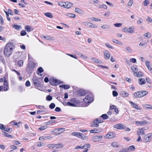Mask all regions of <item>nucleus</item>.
I'll list each match as a JSON object with an SVG mask.
<instances>
[{"label":"nucleus","mask_w":152,"mask_h":152,"mask_svg":"<svg viewBox=\"0 0 152 152\" xmlns=\"http://www.w3.org/2000/svg\"><path fill=\"white\" fill-rule=\"evenodd\" d=\"M14 48V46L12 43L9 42L7 44L4 49V55L6 56H9L13 52Z\"/></svg>","instance_id":"obj_1"},{"label":"nucleus","mask_w":152,"mask_h":152,"mask_svg":"<svg viewBox=\"0 0 152 152\" xmlns=\"http://www.w3.org/2000/svg\"><path fill=\"white\" fill-rule=\"evenodd\" d=\"M148 93V92L147 91H137L134 93L133 95V97L134 98H141L143 97Z\"/></svg>","instance_id":"obj_2"},{"label":"nucleus","mask_w":152,"mask_h":152,"mask_svg":"<svg viewBox=\"0 0 152 152\" xmlns=\"http://www.w3.org/2000/svg\"><path fill=\"white\" fill-rule=\"evenodd\" d=\"M35 63L32 61L29 62L27 67L26 71L28 73L30 74L32 73L33 69L35 67Z\"/></svg>","instance_id":"obj_3"},{"label":"nucleus","mask_w":152,"mask_h":152,"mask_svg":"<svg viewBox=\"0 0 152 152\" xmlns=\"http://www.w3.org/2000/svg\"><path fill=\"white\" fill-rule=\"evenodd\" d=\"M71 134L72 136H76L78 138L83 140H86V136L81 133L74 132L71 133Z\"/></svg>","instance_id":"obj_4"},{"label":"nucleus","mask_w":152,"mask_h":152,"mask_svg":"<svg viewBox=\"0 0 152 152\" xmlns=\"http://www.w3.org/2000/svg\"><path fill=\"white\" fill-rule=\"evenodd\" d=\"M39 78L34 77L32 79L34 85L37 87H40L42 85V83L39 81Z\"/></svg>","instance_id":"obj_5"},{"label":"nucleus","mask_w":152,"mask_h":152,"mask_svg":"<svg viewBox=\"0 0 152 152\" xmlns=\"http://www.w3.org/2000/svg\"><path fill=\"white\" fill-rule=\"evenodd\" d=\"M59 81L57 79H55L53 78H51L50 79V83L53 86H56L60 83Z\"/></svg>","instance_id":"obj_6"},{"label":"nucleus","mask_w":152,"mask_h":152,"mask_svg":"<svg viewBox=\"0 0 152 152\" xmlns=\"http://www.w3.org/2000/svg\"><path fill=\"white\" fill-rule=\"evenodd\" d=\"M82 23L84 25L87 27L93 28L97 27V26H96L95 24L88 22H84Z\"/></svg>","instance_id":"obj_7"},{"label":"nucleus","mask_w":152,"mask_h":152,"mask_svg":"<svg viewBox=\"0 0 152 152\" xmlns=\"http://www.w3.org/2000/svg\"><path fill=\"white\" fill-rule=\"evenodd\" d=\"M83 101L86 103H90L93 101V98L89 95H87L83 99Z\"/></svg>","instance_id":"obj_8"},{"label":"nucleus","mask_w":152,"mask_h":152,"mask_svg":"<svg viewBox=\"0 0 152 152\" xmlns=\"http://www.w3.org/2000/svg\"><path fill=\"white\" fill-rule=\"evenodd\" d=\"M90 147V144L89 143H87L82 146H77L75 147V149H83L85 148L86 149V148H89Z\"/></svg>","instance_id":"obj_9"},{"label":"nucleus","mask_w":152,"mask_h":152,"mask_svg":"<svg viewBox=\"0 0 152 152\" xmlns=\"http://www.w3.org/2000/svg\"><path fill=\"white\" fill-rule=\"evenodd\" d=\"M102 137L100 136H95L92 137V139L93 141L94 142L100 141L102 139Z\"/></svg>","instance_id":"obj_10"},{"label":"nucleus","mask_w":152,"mask_h":152,"mask_svg":"<svg viewBox=\"0 0 152 152\" xmlns=\"http://www.w3.org/2000/svg\"><path fill=\"white\" fill-rule=\"evenodd\" d=\"M114 127L117 129H125V126L121 124H119L115 125Z\"/></svg>","instance_id":"obj_11"},{"label":"nucleus","mask_w":152,"mask_h":152,"mask_svg":"<svg viewBox=\"0 0 152 152\" xmlns=\"http://www.w3.org/2000/svg\"><path fill=\"white\" fill-rule=\"evenodd\" d=\"M152 135L151 134H149L144 136V139L146 142H149L151 140Z\"/></svg>","instance_id":"obj_12"},{"label":"nucleus","mask_w":152,"mask_h":152,"mask_svg":"<svg viewBox=\"0 0 152 152\" xmlns=\"http://www.w3.org/2000/svg\"><path fill=\"white\" fill-rule=\"evenodd\" d=\"M102 131V129L101 128H94L93 129L91 130L90 132L91 133H99Z\"/></svg>","instance_id":"obj_13"},{"label":"nucleus","mask_w":152,"mask_h":152,"mask_svg":"<svg viewBox=\"0 0 152 152\" xmlns=\"http://www.w3.org/2000/svg\"><path fill=\"white\" fill-rule=\"evenodd\" d=\"M97 119H95L91 124L90 126L92 127H97L99 126V123L97 122Z\"/></svg>","instance_id":"obj_14"},{"label":"nucleus","mask_w":152,"mask_h":152,"mask_svg":"<svg viewBox=\"0 0 152 152\" xmlns=\"http://www.w3.org/2000/svg\"><path fill=\"white\" fill-rule=\"evenodd\" d=\"M123 31L125 32H128L130 33H132L134 32L131 27L127 28H125L123 29Z\"/></svg>","instance_id":"obj_15"},{"label":"nucleus","mask_w":152,"mask_h":152,"mask_svg":"<svg viewBox=\"0 0 152 152\" xmlns=\"http://www.w3.org/2000/svg\"><path fill=\"white\" fill-rule=\"evenodd\" d=\"M104 58L106 59H108L110 57V54L109 52L107 50H105L104 52Z\"/></svg>","instance_id":"obj_16"},{"label":"nucleus","mask_w":152,"mask_h":152,"mask_svg":"<svg viewBox=\"0 0 152 152\" xmlns=\"http://www.w3.org/2000/svg\"><path fill=\"white\" fill-rule=\"evenodd\" d=\"M106 137H108L109 138L111 139L114 137H115V135L114 132H110L107 134L106 135Z\"/></svg>","instance_id":"obj_17"},{"label":"nucleus","mask_w":152,"mask_h":152,"mask_svg":"<svg viewBox=\"0 0 152 152\" xmlns=\"http://www.w3.org/2000/svg\"><path fill=\"white\" fill-rule=\"evenodd\" d=\"M120 94L123 97H127L129 95V93L125 91H121L120 92Z\"/></svg>","instance_id":"obj_18"},{"label":"nucleus","mask_w":152,"mask_h":152,"mask_svg":"<svg viewBox=\"0 0 152 152\" xmlns=\"http://www.w3.org/2000/svg\"><path fill=\"white\" fill-rule=\"evenodd\" d=\"M85 91L82 89H80L78 90V94L80 96H83L85 94Z\"/></svg>","instance_id":"obj_19"},{"label":"nucleus","mask_w":152,"mask_h":152,"mask_svg":"<svg viewBox=\"0 0 152 152\" xmlns=\"http://www.w3.org/2000/svg\"><path fill=\"white\" fill-rule=\"evenodd\" d=\"M73 5L72 3L69 2H66V5H65L64 8L68 9L71 7Z\"/></svg>","instance_id":"obj_20"},{"label":"nucleus","mask_w":152,"mask_h":152,"mask_svg":"<svg viewBox=\"0 0 152 152\" xmlns=\"http://www.w3.org/2000/svg\"><path fill=\"white\" fill-rule=\"evenodd\" d=\"M4 90L7 91L8 89V86L7 82H4Z\"/></svg>","instance_id":"obj_21"},{"label":"nucleus","mask_w":152,"mask_h":152,"mask_svg":"<svg viewBox=\"0 0 152 152\" xmlns=\"http://www.w3.org/2000/svg\"><path fill=\"white\" fill-rule=\"evenodd\" d=\"M75 11L81 14H83V12L82 10L78 8H75Z\"/></svg>","instance_id":"obj_22"},{"label":"nucleus","mask_w":152,"mask_h":152,"mask_svg":"<svg viewBox=\"0 0 152 152\" xmlns=\"http://www.w3.org/2000/svg\"><path fill=\"white\" fill-rule=\"evenodd\" d=\"M31 26H26L25 28L27 32H30L33 30V28H31Z\"/></svg>","instance_id":"obj_23"},{"label":"nucleus","mask_w":152,"mask_h":152,"mask_svg":"<svg viewBox=\"0 0 152 152\" xmlns=\"http://www.w3.org/2000/svg\"><path fill=\"white\" fill-rule=\"evenodd\" d=\"M63 145L62 143H60L58 144H54V146L56 149L61 148L63 147Z\"/></svg>","instance_id":"obj_24"},{"label":"nucleus","mask_w":152,"mask_h":152,"mask_svg":"<svg viewBox=\"0 0 152 152\" xmlns=\"http://www.w3.org/2000/svg\"><path fill=\"white\" fill-rule=\"evenodd\" d=\"M134 75L138 77H142L143 74L142 72H136V73L134 74Z\"/></svg>","instance_id":"obj_25"},{"label":"nucleus","mask_w":152,"mask_h":152,"mask_svg":"<svg viewBox=\"0 0 152 152\" xmlns=\"http://www.w3.org/2000/svg\"><path fill=\"white\" fill-rule=\"evenodd\" d=\"M138 82L140 85H142L145 84V81L144 79L140 78L139 79Z\"/></svg>","instance_id":"obj_26"},{"label":"nucleus","mask_w":152,"mask_h":152,"mask_svg":"<svg viewBox=\"0 0 152 152\" xmlns=\"http://www.w3.org/2000/svg\"><path fill=\"white\" fill-rule=\"evenodd\" d=\"M131 69L132 71L134 72V74L136 73V72H137L138 69L137 68L136 66H131Z\"/></svg>","instance_id":"obj_27"},{"label":"nucleus","mask_w":152,"mask_h":152,"mask_svg":"<svg viewBox=\"0 0 152 152\" xmlns=\"http://www.w3.org/2000/svg\"><path fill=\"white\" fill-rule=\"evenodd\" d=\"M145 127H143L142 128L140 129H139V132L142 135H144L145 134L144 131V130H145Z\"/></svg>","instance_id":"obj_28"},{"label":"nucleus","mask_w":152,"mask_h":152,"mask_svg":"<svg viewBox=\"0 0 152 152\" xmlns=\"http://www.w3.org/2000/svg\"><path fill=\"white\" fill-rule=\"evenodd\" d=\"M59 87L61 88H63L65 89H69L70 87L68 85H65L63 84L59 86Z\"/></svg>","instance_id":"obj_29"},{"label":"nucleus","mask_w":152,"mask_h":152,"mask_svg":"<svg viewBox=\"0 0 152 152\" xmlns=\"http://www.w3.org/2000/svg\"><path fill=\"white\" fill-rule=\"evenodd\" d=\"M135 148L134 145H131L127 149V151H134L135 150Z\"/></svg>","instance_id":"obj_30"},{"label":"nucleus","mask_w":152,"mask_h":152,"mask_svg":"<svg viewBox=\"0 0 152 152\" xmlns=\"http://www.w3.org/2000/svg\"><path fill=\"white\" fill-rule=\"evenodd\" d=\"M129 102L131 104H132L133 105L132 106L134 108H135L137 109H139V108H138L137 105L134 103L133 102L131 101H129Z\"/></svg>","instance_id":"obj_31"},{"label":"nucleus","mask_w":152,"mask_h":152,"mask_svg":"<svg viewBox=\"0 0 152 152\" xmlns=\"http://www.w3.org/2000/svg\"><path fill=\"white\" fill-rule=\"evenodd\" d=\"M112 40L114 43L116 44H118V45H122V43L121 42L119 41H118V40L113 39H112Z\"/></svg>","instance_id":"obj_32"},{"label":"nucleus","mask_w":152,"mask_h":152,"mask_svg":"<svg viewBox=\"0 0 152 152\" xmlns=\"http://www.w3.org/2000/svg\"><path fill=\"white\" fill-rule=\"evenodd\" d=\"M44 15L46 17L50 18H52L53 17L52 14L50 12L45 13L44 14Z\"/></svg>","instance_id":"obj_33"},{"label":"nucleus","mask_w":152,"mask_h":152,"mask_svg":"<svg viewBox=\"0 0 152 152\" xmlns=\"http://www.w3.org/2000/svg\"><path fill=\"white\" fill-rule=\"evenodd\" d=\"M55 131H57V132H59L58 134H59L60 133H62L63 132L65 131L64 128H59L58 129H56Z\"/></svg>","instance_id":"obj_34"},{"label":"nucleus","mask_w":152,"mask_h":152,"mask_svg":"<svg viewBox=\"0 0 152 152\" xmlns=\"http://www.w3.org/2000/svg\"><path fill=\"white\" fill-rule=\"evenodd\" d=\"M90 19L91 21H99L101 20L100 19L97 18H88Z\"/></svg>","instance_id":"obj_35"},{"label":"nucleus","mask_w":152,"mask_h":152,"mask_svg":"<svg viewBox=\"0 0 152 152\" xmlns=\"http://www.w3.org/2000/svg\"><path fill=\"white\" fill-rule=\"evenodd\" d=\"M51 137V136H49L46 137H39V140H41L42 139L47 140L48 139H50Z\"/></svg>","instance_id":"obj_36"},{"label":"nucleus","mask_w":152,"mask_h":152,"mask_svg":"<svg viewBox=\"0 0 152 152\" xmlns=\"http://www.w3.org/2000/svg\"><path fill=\"white\" fill-rule=\"evenodd\" d=\"M143 36H144L147 39L150 38L151 37L150 34L149 32H147L146 34H144Z\"/></svg>","instance_id":"obj_37"},{"label":"nucleus","mask_w":152,"mask_h":152,"mask_svg":"<svg viewBox=\"0 0 152 152\" xmlns=\"http://www.w3.org/2000/svg\"><path fill=\"white\" fill-rule=\"evenodd\" d=\"M58 4L60 6L64 8L65 5H66V2L63 1H60L58 3Z\"/></svg>","instance_id":"obj_38"},{"label":"nucleus","mask_w":152,"mask_h":152,"mask_svg":"<svg viewBox=\"0 0 152 152\" xmlns=\"http://www.w3.org/2000/svg\"><path fill=\"white\" fill-rule=\"evenodd\" d=\"M111 145L114 147H118V146L119 144L117 142H114L112 143L111 144Z\"/></svg>","instance_id":"obj_39"},{"label":"nucleus","mask_w":152,"mask_h":152,"mask_svg":"<svg viewBox=\"0 0 152 152\" xmlns=\"http://www.w3.org/2000/svg\"><path fill=\"white\" fill-rule=\"evenodd\" d=\"M101 117L104 120L107 119L108 118V116L106 114H102Z\"/></svg>","instance_id":"obj_40"},{"label":"nucleus","mask_w":152,"mask_h":152,"mask_svg":"<svg viewBox=\"0 0 152 152\" xmlns=\"http://www.w3.org/2000/svg\"><path fill=\"white\" fill-rule=\"evenodd\" d=\"M67 16L69 17H71L72 18H75L76 17V15L75 14L72 13H68L67 15Z\"/></svg>","instance_id":"obj_41"},{"label":"nucleus","mask_w":152,"mask_h":152,"mask_svg":"<svg viewBox=\"0 0 152 152\" xmlns=\"http://www.w3.org/2000/svg\"><path fill=\"white\" fill-rule=\"evenodd\" d=\"M3 135L5 137H10V138H12V135L8 134L7 133H6L5 132H4V133L3 134Z\"/></svg>","instance_id":"obj_42"},{"label":"nucleus","mask_w":152,"mask_h":152,"mask_svg":"<svg viewBox=\"0 0 152 152\" xmlns=\"http://www.w3.org/2000/svg\"><path fill=\"white\" fill-rule=\"evenodd\" d=\"M23 60H20L18 62V65L19 66L21 67L23 64Z\"/></svg>","instance_id":"obj_43"},{"label":"nucleus","mask_w":152,"mask_h":152,"mask_svg":"<svg viewBox=\"0 0 152 152\" xmlns=\"http://www.w3.org/2000/svg\"><path fill=\"white\" fill-rule=\"evenodd\" d=\"M105 45L107 47L110 48L111 49H113L114 47L111 45H110L109 43H106L105 44Z\"/></svg>","instance_id":"obj_44"},{"label":"nucleus","mask_w":152,"mask_h":152,"mask_svg":"<svg viewBox=\"0 0 152 152\" xmlns=\"http://www.w3.org/2000/svg\"><path fill=\"white\" fill-rule=\"evenodd\" d=\"M4 11L6 15V17L7 18V20L10 21L11 20L10 18L9 17V14L5 10H4Z\"/></svg>","instance_id":"obj_45"},{"label":"nucleus","mask_w":152,"mask_h":152,"mask_svg":"<svg viewBox=\"0 0 152 152\" xmlns=\"http://www.w3.org/2000/svg\"><path fill=\"white\" fill-rule=\"evenodd\" d=\"M143 22V20L142 18H139L137 21V24L140 25Z\"/></svg>","instance_id":"obj_46"},{"label":"nucleus","mask_w":152,"mask_h":152,"mask_svg":"<svg viewBox=\"0 0 152 152\" xmlns=\"http://www.w3.org/2000/svg\"><path fill=\"white\" fill-rule=\"evenodd\" d=\"M47 128V126H41L38 128V129L40 131H42L44 130Z\"/></svg>","instance_id":"obj_47"},{"label":"nucleus","mask_w":152,"mask_h":152,"mask_svg":"<svg viewBox=\"0 0 152 152\" xmlns=\"http://www.w3.org/2000/svg\"><path fill=\"white\" fill-rule=\"evenodd\" d=\"M13 27L15 28V29L19 30L20 29V25H14L13 26Z\"/></svg>","instance_id":"obj_48"},{"label":"nucleus","mask_w":152,"mask_h":152,"mask_svg":"<svg viewBox=\"0 0 152 152\" xmlns=\"http://www.w3.org/2000/svg\"><path fill=\"white\" fill-rule=\"evenodd\" d=\"M55 104L54 103H51L49 106L50 108L51 109H53L55 107Z\"/></svg>","instance_id":"obj_49"},{"label":"nucleus","mask_w":152,"mask_h":152,"mask_svg":"<svg viewBox=\"0 0 152 152\" xmlns=\"http://www.w3.org/2000/svg\"><path fill=\"white\" fill-rule=\"evenodd\" d=\"M20 34L21 36H23L26 34V32L25 30H23L21 31Z\"/></svg>","instance_id":"obj_50"},{"label":"nucleus","mask_w":152,"mask_h":152,"mask_svg":"<svg viewBox=\"0 0 152 152\" xmlns=\"http://www.w3.org/2000/svg\"><path fill=\"white\" fill-rule=\"evenodd\" d=\"M46 99L48 101H51L52 99V97L50 95H49L47 96Z\"/></svg>","instance_id":"obj_51"},{"label":"nucleus","mask_w":152,"mask_h":152,"mask_svg":"<svg viewBox=\"0 0 152 152\" xmlns=\"http://www.w3.org/2000/svg\"><path fill=\"white\" fill-rule=\"evenodd\" d=\"M67 104L68 105L72 107H75V104L73 103H71L70 102H67Z\"/></svg>","instance_id":"obj_52"},{"label":"nucleus","mask_w":152,"mask_h":152,"mask_svg":"<svg viewBox=\"0 0 152 152\" xmlns=\"http://www.w3.org/2000/svg\"><path fill=\"white\" fill-rule=\"evenodd\" d=\"M37 70L40 73L44 71L43 69L41 67H39Z\"/></svg>","instance_id":"obj_53"},{"label":"nucleus","mask_w":152,"mask_h":152,"mask_svg":"<svg viewBox=\"0 0 152 152\" xmlns=\"http://www.w3.org/2000/svg\"><path fill=\"white\" fill-rule=\"evenodd\" d=\"M47 146L50 148V149H52V148H54V144H49L47 145Z\"/></svg>","instance_id":"obj_54"},{"label":"nucleus","mask_w":152,"mask_h":152,"mask_svg":"<svg viewBox=\"0 0 152 152\" xmlns=\"http://www.w3.org/2000/svg\"><path fill=\"white\" fill-rule=\"evenodd\" d=\"M5 131L7 132H11L12 131V129L11 128H5Z\"/></svg>","instance_id":"obj_55"},{"label":"nucleus","mask_w":152,"mask_h":152,"mask_svg":"<svg viewBox=\"0 0 152 152\" xmlns=\"http://www.w3.org/2000/svg\"><path fill=\"white\" fill-rule=\"evenodd\" d=\"M113 96H116L118 95V93L116 91H113Z\"/></svg>","instance_id":"obj_56"},{"label":"nucleus","mask_w":152,"mask_h":152,"mask_svg":"<svg viewBox=\"0 0 152 152\" xmlns=\"http://www.w3.org/2000/svg\"><path fill=\"white\" fill-rule=\"evenodd\" d=\"M92 59H93V61H94V62L96 63H99L100 62V61L99 60L96 59L94 58H93Z\"/></svg>","instance_id":"obj_57"},{"label":"nucleus","mask_w":152,"mask_h":152,"mask_svg":"<svg viewBox=\"0 0 152 152\" xmlns=\"http://www.w3.org/2000/svg\"><path fill=\"white\" fill-rule=\"evenodd\" d=\"M0 23L1 25L4 24V20L2 17L0 15Z\"/></svg>","instance_id":"obj_58"},{"label":"nucleus","mask_w":152,"mask_h":152,"mask_svg":"<svg viewBox=\"0 0 152 152\" xmlns=\"http://www.w3.org/2000/svg\"><path fill=\"white\" fill-rule=\"evenodd\" d=\"M143 5L144 6H147L149 3V1H147V0H145L143 2Z\"/></svg>","instance_id":"obj_59"},{"label":"nucleus","mask_w":152,"mask_h":152,"mask_svg":"<svg viewBox=\"0 0 152 152\" xmlns=\"http://www.w3.org/2000/svg\"><path fill=\"white\" fill-rule=\"evenodd\" d=\"M126 50L129 52H132V50L130 48V47L128 46L126 48Z\"/></svg>","instance_id":"obj_60"},{"label":"nucleus","mask_w":152,"mask_h":152,"mask_svg":"<svg viewBox=\"0 0 152 152\" xmlns=\"http://www.w3.org/2000/svg\"><path fill=\"white\" fill-rule=\"evenodd\" d=\"M133 4V1L132 0H130L128 3L129 6L131 7Z\"/></svg>","instance_id":"obj_61"},{"label":"nucleus","mask_w":152,"mask_h":152,"mask_svg":"<svg viewBox=\"0 0 152 152\" xmlns=\"http://www.w3.org/2000/svg\"><path fill=\"white\" fill-rule=\"evenodd\" d=\"M122 25V24L121 23H116L114 24V26L116 27H121Z\"/></svg>","instance_id":"obj_62"},{"label":"nucleus","mask_w":152,"mask_h":152,"mask_svg":"<svg viewBox=\"0 0 152 152\" xmlns=\"http://www.w3.org/2000/svg\"><path fill=\"white\" fill-rule=\"evenodd\" d=\"M146 21L148 22H151L152 21V20L148 16L146 19Z\"/></svg>","instance_id":"obj_63"},{"label":"nucleus","mask_w":152,"mask_h":152,"mask_svg":"<svg viewBox=\"0 0 152 152\" xmlns=\"http://www.w3.org/2000/svg\"><path fill=\"white\" fill-rule=\"evenodd\" d=\"M116 106L114 105H112L110 106V110H114Z\"/></svg>","instance_id":"obj_64"}]
</instances>
